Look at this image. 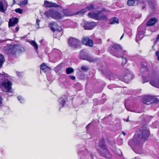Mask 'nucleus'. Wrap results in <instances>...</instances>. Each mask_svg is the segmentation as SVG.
<instances>
[{"label":"nucleus","mask_w":159,"mask_h":159,"mask_svg":"<svg viewBox=\"0 0 159 159\" xmlns=\"http://www.w3.org/2000/svg\"><path fill=\"white\" fill-rule=\"evenodd\" d=\"M81 42L78 39L73 38H70L68 41V44L69 46L74 48H77L80 45Z\"/></svg>","instance_id":"obj_11"},{"label":"nucleus","mask_w":159,"mask_h":159,"mask_svg":"<svg viewBox=\"0 0 159 159\" xmlns=\"http://www.w3.org/2000/svg\"><path fill=\"white\" fill-rule=\"evenodd\" d=\"M150 84L152 86L159 89V80H151Z\"/></svg>","instance_id":"obj_19"},{"label":"nucleus","mask_w":159,"mask_h":159,"mask_svg":"<svg viewBox=\"0 0 159 159\" xmlns=\"http://www.w3.org/2000/svg\"><path fill=\"white\" fill-rule=\"evenodd\" d=\"M126 121L127 122H128V120H126Z\"/></svg>","instance_id":"obj_50"},{"label":"nucleus","mask_w":159,"mask_h":159,"mask_svg":"<svg viewBox=\"0 0 159 159\" xmlns=\"http://www.w3.org/2000/svg\"><path fill=\"white\" fill-rule=\"evenodd\" d=\"M138 31L136 35V41L138 42L139 41L141 40L144 37L145 29L143 26L140 25L138 27Z\"/></svg>","instance_id":"obj_8"},{"label":"nucleus","mask_w":159,"mask_h":159,"mask_svg":"<svg viewBox=\"0 0 159 159\" xmlns=\"http://www.w3.org/2000/svg\"><path fill=\"white\" fill-rule=\"evenodd\" d=\"M13 0V1L14 2H15V1L14 0Z\"/></svg>","instance_id":"obj_52"},{"label":"nucleus","mask_w":159,"mask_h":159,"mask_svg":"<svg viewBox=\"0 0 159 159\" xmlns=\"http://www.w3.org/2000/svg\"><path fill=\"white\" fill-rule=\"evenodd\" d=\"M149 132L146 127H143L140 133H136L132 139L128 142L129 145L132 147L139 146L141 143L140 139L144 141L148 139Z\"/></svg>","instance_id":"obj_1"},{"label":"nucleus","mask_w":159,"mask_h":159,"mask_svg":"<svg viewBox=\"0 0 159 159\" xmlns=\"http://www.w3.org/2000/svg\"><path fill=\"white\" fill-rule=\"evenodd\" d=\"M2 104V100L1 98H0V106H1V105Z\"/></svg>","instance_id":"obj_46"},{"label":"nucleus","mask_w":159,"mask_h":159,"mask_svg":"<svg viewBox=\"0 0 159 159\" xmlns=\"http://www.w3.org/2000/svg\"><path fill=\"white\" fill-rule=\"evenodd\" d=\"M18 22V19L17 18H13L9 20L8 26L9 27L14 26Z\"/></svg>","instance_id":"obj_16"},{"label":"nucleus","mask_w":159,"mask_h":159,"mask_svg":"<svg viewBox=\"0 0 159 159\" xmlns=\"http://www.w3.org/2000/svg\"><path fill=\"white\" fill-rule=\"evenodd\" d=\"M122 134L124 135H126V133L124 132H122Z\"/></svg>","instance_id":"obj_48"},{"label":"nucleus","mask_w":159,"mask_h":159,"mask_svg":"<svg viewBox=\"0 0 159 159\" xmlns=\"http://www.w3.org/2000/svg\"><path fill=\"white\" fill-rule=\"evenodd\" d=\"M3 62V57L2 55L0 54V67L2 66Z\"/></svg>","instance_id":"obj_33"},{"label":"nucleus","mask_w":159,"mask_h":159,"mask_svg":"<svg viewBox=\"0 0 159 159\" xmlns=\"http://www.w3.org/2000/svg\"><path fill=\"white\" fill-rule=\"evenodd\" d=\"M40 20L39 19H37L36 20V23L35 24V27L37 29L39 28V24Z\"/></svg>","instance_id":"obj_35"},{"label":"nucleus","mask_w":159,"mask_h":159,"mask_svg":"<svg viewBox=\"0 0 159 159\" xmlns=\"http://www.w3.org/2000/svg\"><path fill=\"white\" fill-rule=\"evenodd\" d=\"M19 27H16V29H15V31H16V32H17L19 30Z\"/></svg>","instance_id":"obj_44"},{"label":"nucleus","mask_w":159,"mask_h":159,"mask_svg":"<svg viewBox=\"0 0 159 159\" xmlns=\"http://www.w3.org/2000/svg\"><path fill=\"white\" fill-rule=\"evenodd\" d=\"M109 12L108 11L106 10L103 8L99 11L89 12L88 14V16L89 17L97 20H103L107 19V16L105 14Z\"/></svg>","instance_id":"obj_2"},{"label":"nucleus","mask_w":159,"mask_h":159,"mask_svg":"<svg viewBox=\"0 0 159 159\" xmlns=\"http://www.w3.org/2000/svg\"><path fill=\"white\" fill-rule=\"evenodd\" d=\"M135 1V0H128L127 2V4L129 6H134L136 4Z\"/></svg>","instance_id":"obj_26"},{"label":"nucleus","mask_w":159,"mask_h":159,"mask_svg":"<svg viewBox=\"0 0 159 159\" xmlns=\"http://www.w3.org/2000/svg\"><path fill=\"white\" fill-rule=\"evenodd\" d=\"M97 25L96 23L94 22H89L85 21L84 26L85 30H91Z\"/></svg>","instance_id":"obj_13"},{"label":"nucleus","mask_w":159,"mask_h":159,"mask_svg":"<svg viewBox=\"0 0 159 159\" xmlns=\"http://www.w3.org/2000/svg\"><path fill=\"white\" fill-rule=\"evenodd\" d=\"M155 55L157 57V60H159V52L158 51H156Z\"/></svg>","instance_id":"obj_39"},{"label":"nucleus","mask_w":159,"mask_h":159,"mask_svg":"<svg viewBox=\"0 0 159 159\" xmlns=\"http://www.w3.org/2000/svg\"><path fill=\"white\" fill-rule=\"evenodd\" d=\"M137 2L136 4H138L139 3H142L145 2V0H135Z\"/></svg>","instance_id":"obj_38"},{"label":"nucleus","mask_w":159,"mask_h":159,"mask_svg":"<svg viewBox=\"0 0 159 159\" xmlns=\"http://www.w3.org/2000/svg\"><path fill=\"white\" fill-rule=\"evenodd\" d=\"M44 6L46 7H61L60 6L57 5L56 3H53L52 2H49L47 1H45L44 3Z\"/></svg>","instance_id":"obj_15"},{"label":"nucleus","mask_w":159,"mask_h":159,"mask_svg":"<svg viewBox=\"0 0 159 159\" xmlns=\"http://www.w3.org/2000/svg\"><path fill=\"white\" fill-rule=\"evenodd\" d=\"M84 44L90 47H92L93 45V41L87 37H84L82 40Z\"/></svg>","instance_id":"obj_14"},{"label":"nucleus","mask_w":159,"mask_h":159,"mask_svg":"<svg viewBox=\"0 0 159 159\" xmlns=\"http://www.w3.org/2000/svg\"><path fill=\"white\" fill-rule=\"evenodd\" d=\"M65 99L66 98L65 97H62L59 99V105L61 107H62L64 106L65 103Z\"/></svg>","instance_id":"obj_25"},{"label":"nucleus","mask_w":159,"mask_h":159,"mask_svg":"<svg viewBox=\"0 0 159 159\" xmlns=\"http://www.w3.org/2000/svg\"><path fill=\"white\" fill-rule=\"evenodd\" d=\"M134 78V75L130 72L127 73L124 77V81L127 83L129 80L132 79Z\"/></svg>","instance_id":"obj_17"},{"label":"nucleus","mask_w":159,"mask_h":159,"mask_svg":"<svg viewBox=\"0 0 159 159\" xmlns=\"http://www.w3.org/2000/svg\"><path fill=\"white\" fill-rule=\"evenodd\" d=\"M63 11L64 14V15H63L57 11L54 10L52 9H49V11H46L45 14L47 17H51L55 19L60 18L64 16H69V14L67 12V10H64Z\"/></svg>","instance_id":"obj_3"},{"label":"nucleus","mask_w":159,"mask_h":159,"mask_svg":"<svg viewBox=\"0 0 159 159\" xmlns=\"http://www.w3.org/2000/svg\"><path fill=\"white\" fill-rule=\"evenodd\" d=\"M145 7V6H143V7L142 9H144Z\"/></svg>","instance_id":"obj_49"},{"label":"nucleus","mask_w":159,"mask_h":159,"mask_svg":"<svg viewBox=\"0 0 159 159\" xmlns=\"http://www.w3.org/2000/svg\"><path fill=\"white\" fill-rule=\"evenodd\" d=\"M29 42L34 47L35 51L37 52V50L38 49V46L36 42L34 40L29 41Z\"/></svg>","instance_id":"obj_22"},{"label":"nucleus","mask_w":159,"mask_h":159,"mask_svg":"<svg viewBox=\"0 0 159 159\" xmlns=\"http://www.w3.org/2000/svg\"><path fill=\"white\" fill-rule=\"evenodd\" d=\"M123 36H124V34H123L122 35V36H121V37H120V40H121V39H122V38H123Z\"/></svg>","instance_id":"obj_47"},{"label":"nucleus","mask_w":159,"mask_h":159,"mask_svg":"<svg viewBox=\"0 0 159 159\" xmlns=\"http://www.w3.org/2000/svg\"><path fill=\"white\" fill-rule=\"evenodd\" d=\"M17 49V47L16 45H10L9 46L5 47L4 50L5 52L7 54H14L16 52Z\"/></svg>","instance_id":"obj_9"},{"label":"nucleus","mask_w":159,"mask_h":159,"mask_svg":"<svg viewBox=\"0 0 159 159\" xmlns=\"http://www.w3.org/2000/svg\"><path fill=\"white\" fill-rule=\"evenodd\" d=\"M145 21L147 22L146 25L148 26H149V20L148 19H146Z\"/></svg>","instance_id":"obj_43"},{"label":"nucleus","mask_w":159,"mask_h":159,"mask_svg":"<svg viewBox=\"0 0 159 159\" xmlns=\"http://www.w3.org/2000/svg\"><path fill=\"white\" fill-rule=\"evenodd\" d=\"M79 57L80 59L87 60L90 62H94L96 61V59L88 56L83 50L80 52Z\"/></svg>","instance_id":"obj_7"},{"label":"nucleus","mask_w":159,"mask_h":159,"mask_svg":"<svg viewBox=\"0 0 159 159\" xmlns=\"http://www.w3.org/2000/svg\"><path fill=\"white\" fill-rule=\"evenodd\" d=\"M8 75L4 72H2V74H0V78L2 80H6L7 79L6 77H7Z\"/></svg>","instance_id":"obj_28"},{"label":"nucleus","mask_w":159,"mask_h":159,"mask_svg":"<svg viewBox=\"0 0 159 159\" xmlns=\"http://www.w3.org/2000/svg\"><path fill=\"white\" fill-rule=\"evenodd\" d=\"M149 96L148 95L144 96L142 99V101L144 104H148V102Z\"/></svg>","instance_id":"obj_27"},{"label":"nucleus","mask_w":159,"mask_h":159,"mask_svg":"<svg viewBox=\"0 0 159 159\" xmlns=\"http://www.w3.org/2000/svg\"><path fill=\"white\" fill-rule=\"evenodd\" d=\"M49 25L51 30L53 32L57 31L58 32V34L59 35H60L61 36L62 34L60 32L61 31L62 29L61 27L58 26L56 22H51L49 23Z\"/></svg>","instance_id":"obj_10"},{"label":"nucleus","mask_w":159,"mask_h":159,"mask_svg":"<svg viewBox=\"0 0 159 159\" xmlns=\"http://www.w3.org/2000/svg\"><path fill=\"white\" fill-rule=\"evenodd\" d=\"M69 77L71 79L73 80H75V76H74L70 75V76H69Z\"/></svg>","instance_id":"obj_42"},{"label":"nucleus","mask_w":159,"mask_h":159,"mask_svg":"<svg viewBox=\"0 0 159 159\" xmlns=\"http://www.w3.org/2000/svg\"><path fill=\"white\" fill-rule=\"evenodd\" d=\"M4 42V41H3V40L2 41V42Z\"/></svg>","instance_id":"obj_51"},{"label":"nucleus","mask_w":159,"mask_h":159,"mask_svg":"<svg viewBox=\"0 0 159 159\" xmlns=\"http://www.w3.org/2000/svg\"><path fill=\"white\" fill-rule=\"evenodd\" d=\"M81 69L87 71L89 70V68L86 66H83L81 67Z\"/></svg>","instance_id":"obj_37"},{"label":"nucleus","mask_w":159,"mask_h":159,"mask_svg":"<svg viewBox=\"0 0 159 159\" xmlns=\"http://www.w3.org/2000/svg\"><path fill=\"white\" fill-rule=\"evenodd\" d=\"M140 71L143 72L142 75V83H144L148 82L149 80V72L147 65L145 62H143L141 65V68Z\"/></svg>","instance_id":"obj_5"},{"label":"nucleus","mask_w":159,"mask_h":159,"mask_svg":"<svg viewBox=\"0 0 159 159\" xmlns=\"http://www.w3.org/2000/svg\"><path fill=\"white\" fill-rule=\"evenodd\" d=\"M159 102V100L156 96L150 95V104L156 103Z\"/></svg>","instance_id":"obj_18"},{"label":"nucleus","mask_w":159,"mask_h":159,"mask_svg":"<svg viewBox=\"0 0 159 159\" xmlns=\"http://www.w3.org/2000/svg\"><path fill=\"white\" fill-rule=\"evenodd\" d=\"M98 145L100 148V154L106 158H111V154L107 150L104 139H101Z\"/></svg>","instance_id":"obj_4"},{"label":"nucleus","mask_w":159,"mask_h":159,"mask_svg":"<svg viewBox=\"0 0 159 159\" xmlns=\"http://www.w3.org/2000/svg\"><path fill=\"white\" fill-rule=\"evenodd\" d=\"M94 8V5L91 4L89 6L87 7L86 8H84L80 11L79 13H84L86 12L87 11L93 10Z\"/></svg>","instance_id":"obj_20"},{"label":"nucleus","mask_w":159,"mask_h":159,"mask_svg":"<svg viewBox=\"0 0 159 159\" xmlns=\"http://www.w3.org/2000/svg\"><path fill=\"white\" fill-rule=\"evenodd\" d=\"M41 69L44 71H45V69L47 68V67L46 65V64L43 63L40 66Z\"/></svg>","instance_id":"obj_31"},{"label":"nucleus","mask_w":159,"mask_h":159,"mask_svg":"<svg viewBox=\"0 0 159 159\" xmlns=\"http://www.w3.org/2000/svg\"><path fill=\"white\" fill-rule=\"evenodd\" d=\"M121 57L122 59V63L121 64L122 65L124 66L127 61L126 59V58L123 57V56H122Z\"/></svg>","instance_id":"obj_34"},{"label":"nucleus","mask_w":159,"mask_h":159,"mask_svg":"<svg viewBox=\"0 0 159 159\" xmlns=\"http://www.w3.org/2000/svg\"><path fill=\"white\" fill-rule=\"evenodd\" d=\"M60 68V66L58 65L55 68V70L56 71H58L59 69Z\"/></svg>","instance_id":"obj_41"},{"label":"nucleus","mask_w":159,"mask_h":159,"mask_svg":"<svg viewBox=\"0 0 159 159\" xmlns=\"http://www.w3.org/2000/svg\"><path fill=\"white\" fill-rule=\"evenodd\" d=\"M2 86L4 89L3 91L7 92L11 91V83L10 81H5L2 83Z\"/></svg>","instance_id":"obj_12"},{"label":"nucleus","mask_w":159,"mask_h":159,"mask_svg":"<svg viewBox=\"0 0 159 159\" xmlns=\"http://www.w3.org/2000/svg\"><path fill=\"white\" fill-rule=\"evenodd\" d=\"M157 19L156 17L151 18L150 19V26L154 25L157 21Z\"/></svg>","instance_id":"obj_23"},{"label":"nucleus","mask_w":159,"mask_h":159,"mask_svg":"<svg viewBox=\"0 0 159 159\" xmlns=\"http://www.w3.org/2000/svg\"><path fill=\"white\" fill-rule=\"evenodd\" d=\"M18 100L21 103H23L24 102V98L22 96H19L17 97Z\"/></svg>","instance_id":"obj_32"},{"label":"nucleus","mask_w":159,"mask_h":159,"mask_svg":"<svg viewBox=\"0 0 159 159\" xmlns=\"http://www.w3.org/2000/svg\"><path fill=\"white\" fill-rule=\"evenodd\" d=\"M101 40L100 39H97L96 41V44H99L101 42Z\"/></svg>","instance_id":"obj_40"},{"label":"nucleus","mask_w":159,"mask_h":159,"mask_svg":"<svg viewBox=\"0 0 159 159\" xmlns=\"http://www.w3.org/2000/svg\"><path fill=\"white\" fill-rule=\"evenodd\" d=\"M159 39V34L157 35L156 39V41H158Z\"/></svg>","instance_id":"obj_45"},{"label":"nucleus","mask_w":159,"mask_h":159,"mask_svg":"<svg viewBox=\"0 0 159 159\" xmlns=\"http://www.w3.org/2000/svg\"><path fill=\"white\" fill-rule=\"evenodd\" d=\"M5 2V0H0V11L2 12H4L5 11L3 6V4Z\"/></svg>","instance_id":"obj_24"},{"label":"nucleus","mask_w":159,"mask_h":159,"mask_svg":"<svg viewBox=\"0 0 159 159\" xmlns=\"http://www.w3.org/2000/svg\"><path fill=\"white\" fill-rule=\"evenodd\" d=\"M17 75H18L19 76V75L18 73H17Z\"/></svg>","instance_id":"obj_53"},{"label":"nucleus","mask_w":159,"mask_h":159,"mask_svg":"<svg viewBox=\"0 0 159 159\" xmlns=\"http://www.w3.org/2000/svg\"><path fill=\"white\" fill-rule=\"evenodd\" d=\"M110 53L113 55L118 57L119 53L121 50L120 46L118 44H114L111 47L109 48Z\"/></svg>","instance_id":"obj_6"},{"label":"nucleus","mask_w":159,"mask_h":159,"mask_svg":"<svg viewBox=\"0 0 159 159\" xmlns=\"http://www.w3.org/2000/svg\"><path fill=\"white\" fill-rule=\"evenodd\" d=\"M109 23L110 24H117L119 23L118 19L116 17H113L109 20Z\"/></svg>","instance_id":"obj_21"},{"label":"nucleus","mask_w":159,"mask_h":159,"mask_svg":"<svg viewBox=\"0 0 159 159\" xmlns=\"http://www.w3.org/2000/svg\"><path fill=\"white\" fill-rule=\"evenodd\" d=\"M28 2V0H22L20 2V6L22 5H26Z\"/></svg>","instance_id":"obj_30"},{"label":"nucleus","mask_w":159,"mask_h":159,"mask_svg":"<svg viewBox=\"0 0 159 159\" xmlns=\"http://www.w3.org/2000/svg\"><path fill=\"white\" fill-rule=\"evenodd\" d=\"M74 71L73 69L72 68L68 67L66 69V72L67 74L71 73Z\"/></svg>","instance_id":"obj_29"},{"label":"nucleus","mask_w":159,"mask_h":159,"mask_svg":"<svg viewBox=\"0 0 159 159\" xmlns=\"http://www.w3.org/2000/svg\"><path fill=\"white\" fill-rule=\"evenodd\" d=\"M23 10L20 8H17L15 10V11L16 13H18L19 14H21Z\"/></svg>","instance_id":"obj_36"}]
</instances>
